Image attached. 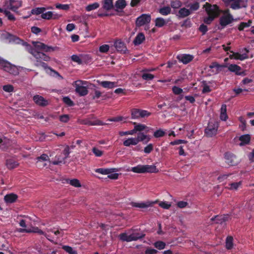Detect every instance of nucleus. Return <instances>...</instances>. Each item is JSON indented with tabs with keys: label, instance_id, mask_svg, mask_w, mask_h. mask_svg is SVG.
Masks as SVG:
<instances>
[{
	"label": "nucleus",
	"instance_id": "obj_51",
	"mask_svg": "<svg viewBox=\"0 0 254 254\" xmlns=\"http://www.w3.org/2000/svg\"><path fill=\"white\" fill-rule=\"evenodd\" d=\"M69 184L72 186H74V187H77V188L81 187V184H80L79 180H78L77 179H75L69 180Z\"/></svg>",
	"mask_w": 254,
	"mask_h": 254
},
{
	"label": "nucleus",
	"instance_id": "obj_11",
	"mask_svg": "<svg viewBox=\"0 0 254 254\" xmlns=\"http://www.w3.org/2000/svg\"><path fill=\"white\" fill-rule=\"evenodd\" d=\"M149 115L150 113L145 110L138 109H133L131 110V116L132 119H138Z\"/></svg>",
	"mask_w": 254,
	"mask_h": 254
},
{
	"label": "nucleus",
	"instance_id": "obj_59",
	"mask_svg": "<svg viewBox=\"0 0 254 254\" xmlns=\"http://www.w3.org/2000/svg\"><path fill=\"white\" fill-rule=\"evenodd\" d=\"M56 7L57 9H60L63 10H67L69 9V6L68 4H57Z\"/></svg>",
	"mask_w": 254,
	"mask_h": 254
},
{
	"label": "nucleus",
	"instance_id": "obj_44",
	"mask_svg": "<svg viewBox=\"0 0 254 254\" xmlns=\"http://www.w3.org/2000/svg\"><path fill=\"white\" fill-rule=\"evenodd\" d=\"M242 0H235L233 3H231L230 7L233 9H240L241 6H240V2Z\"/></svg>",
	"mask_w": 254,
	"mask_h": 254
},
{
	"label": "nucleus",
	"instance_id": "obj_60",
	"mask_svg": "<svg viewBox=\"0 0 254 254\" xmlns=\"http://www.w3.org/2000/svg\"><path fill=\"white\" fill-rule=\"evenodd\" d=\"M69 118L68 115H63L60 117V121L63 123H67Z\"/></svg>",
	"mask_w": 254,
	"mask_h": 254
},
{
	"label": "nucleus",
	"instance_id": "obj_61",
	"mask_svg": "<svg viewBox=\"0 0 254 254\" xmlns=\"http://www.w3.org/2000/svg\"><path fill=\"white\" fill-rule=\"evenodd\" d=\"M109 50V46L108 45H103L100 47L99 51L102 53H106Z\"/></svg>",
	"mask_w": 254,
	"mask_h": 254
},
{
	"label": "nucleus",
	"instance_id": "obj_5",
	"mask_svg": "<svg viewBox=\"0 0 254 254\" xmlns=\"http://www.w3.org/2000/svg\"><path fill=\"white\" fill-rule=\"evenodd\" d=\"M0 68L11 74L16 75L19 73L17 67L8 61L0 57Z\"/></svg>",
	"mask_w": 254,
	"mask_h": 254
},
{
	"label": "nucleus",
	"instance_id": "obj_29",
	"mask_svg": "<svg viewBox=\"0 0 254 254\" xmlns=\"http://www.w3.org/2000/svg\"><path fill=\"white\" fill-rule=\"evenodd\" d=\"M145 40V36L142 33H139L133 40V44L137 46L141 44Z\"/></svg>",
	"mask_w": 254,
	"mask_h": 254
},
{
	"label": "nucleus",
	"instance_id": "obj_18",
	"mask_svg": "<svg viewBox=\"0 0 254 254\" xmlns=\"http://www.w3.org/2000/svg\"><path fill=\"white\" fill-rule=\"evenodd\" d=\"M33 99L35 104L40 106L44 107L49 104L48 100L38 95L34 96Z\"/></svg>",
	"mask_w": 254,
	"mask_h": 254
},
{
	"label": "nucleus",
	"instance_id": "obj_16",
	"mask_svg": "<svg viewBox=\"0 0 254 254\" xmlns=\"http://www.w3.org/2000/svg\"><path fill=\"white\" fill-rule=\"evenodd\" d=\"M244 50L246 51V53L243 54H241L239 53H234L233 51H231V52L233 54L229 56V58L230 59L239 60L240 61H243L248 59L249 57L247 53L249 52V51L247 48H245Z\"/></svg>",
	"mask_w": 254,
	"mask_h": 254
},
{
	"label": "nucleus",
	"instance_id": "obj_43",
	"mask_svg": "<svg viewBox=\"0 0 254 254\" xmlns=\"http://www.w3.org/2000/svg\"><path fill=\"white\" fill-rule=\"evenodd\" d=\"M171 10V8L169 6H165L160 8V13L164 15H166L170 13Z\"/></svg>",
	"mask_w": 254,
	"mask_h": 254
},
{
	"label": "nucleus",
	"instance_id": "obj_8",
	"mask_svg": "<svg viewBox=\"0 0 254 254\" xmlns=\"http://www.w3.org/2000/svg\"><path fill=\"white\" fill-rule=\"evenodd\" d=\"M69 153V147L67 145L60 155H58L55 157V160L52 162V164L54 165H60L64 163V160L68 157Z\"/></svg>",
	"mask_w": 254,
	"mask_h": 254
},
{
	"label": "nucleus",
	"instance_id": "obj_23",
	"mask_svg": "<svg viewBox=\"0 0 254 254\" xmlns=\"http://www.w3.org/2000/svg\"><path fill=\"white\" fill-rule=\"evenodd\" d=\"M61 17V15L58 14H54L52 11H48L46 12H43L41 14V17L45 19H50L51 18L56 19H58Z\"/></svg>",
	"mask_w": 254,
	"mask_h": 254
},
{
	"label": "nucleus",
	"instance_id": "obj_52",
	"mask_svg": "<svg viewBox=\"0 0 254 254\" xmlns=\"http://www.w3.org/2000/svg\"><path fill=\"white\" fill-rule=\"evenodd\" d=\"M92 152L96 157H101L103 154V152L96 147L92 148Z\"/></svg>",
	"mask_w": 254,
	"mask_h": 254
},
{
	"label": "nucleus",
	"instance_id": "obj_45",
	"mask_svg": "<svg viewBox=\"0 0 254 254\" xmlns=\"http://www.w3.org/2000/svg\"><path fill=\"white\" fill-rule=\"evenodd\" d=\"M241 185L242 182L241 181L232 183L229 185L230 186L229 189L231 190H237Z\"/></svg>",
	"mask_w": 254,
	"mask_h": 254
},
{
	"label": "nucleus",
	"instance_id": "obj_19",
	"mask_svg": "<svg viewBox=\"0 0 254 254\" xmlns=\"http://www.w3.org/2000/svg\"><path fill=\"white\" fill-rule=\"evenodd\" d=\"M177 59L184 64H187L192 61L193 56L190 54H181L178 55Z\"/></svg>",
	"mask_w": 254,
	"mask_h": 254
},
{
	"label": "nucleus",
	"instance_id": "obj_39",
	"mask_svg": "<svg viewBox=\"0 0 254 254\" xmlns=\"http://www.w3.org/2000/svg\"><path fill=\"white\" fill-rule=\"evenodd\" d=\"M127 119V118H125V117H124L122 116H118V117L108 119L107 120V121H110V122H115L123 121V122L125 123L126 122Z\"/></svg>",
	"mask_w": 254,
	"mask_h": 254
},
{
	"label": "nucleus",
	"instance_id": "obj_50",
	"mask_svg": "<svg viewBox=\"0 0 254 254\" xmlns=\"http://www.w3.org/2000/svg\"><path fill=\"white\" fill-rule=\"evenodd\" d=\"M198 30L202 33V35H205L208 31L207 26L204 24H201L198 28Z\"/></svg>",
	"mask_w": 254,
	"mask_h": 254
},
{
	"label": "nucleus",
	"instance_id": "obj_34",
	"mask_svg": "<svg viewBox=\"0 0 254 254\" xmlns=\"http://www.w3.org/2000/svg\"><path fill=\"white\" fill-rule=\"evenodd\" d=\"M6 165L9 169H12L18 166V163L12 159H7L6 162Z\"/></svg>",
	"mask_w": 254,
	"mask_h": 254
},
{
	"label": "nucleus",
	"instance_id": "obj_20",
	"mask_svg": "<svg viewBox=\"0 0 254 254\" xmlns=\"http://www.w3.org/2000/svg\"><path fill=\"white\" fill-rule=\"evenodd\" d=\"M226 64H220L217 62H212L209 67L211 69L215 68L216 70H212L211 72L214 74H218L221 71V68L226 67Z\"/></svg>",
	"mask_w": 254,
	"mask_h": 254
},
{
	"label": "nucleus",
	"instance_id": "obj_47",
	"mask_svg": "<svg viewBox=\"0 0 254 254\" xmlns=\"http://www.w3.org/2000/svg\"><path fill=\"white\" fill-rule=\"evenodd\" d=\"M2 12H3L4 14L7 17L8 19L10 20H15V18L14 16L10 13L9 10H7L6 9H3Z\"/></svg>",
	"mask_w": 254,
	"mask_h": 254
},
{
	"label": "nucleus",
	"instance_id": "obj_41",
	"mask_svg": "<svg viewBox=\"0 0 254 254\" xmlns=\"http://www.w3.org/2000/svg\"><path fill=\"white\" fill-rule=\"evenodd\" d=\"M182 2L179 0H172L171 2V6L173 8L177 9L181 7Z\"/></svg>",
	"mask_w": 254,
	"mask_h": 254
},
{
	"label": "nucleus",
	"instance_id": "obj_55",
	"mask_svg": "<svg viewBox=\"0 0 254 254\" xmlns=\"http://www.w3.org/2000/svg\"><path fill=\"white\" fill-rule=\"evenodd\" d=\"M63 249L69 254H75L76 252L71 247L68 246H64Z\"/></svg>",
	"mask_w": 254,
	"mask_h": 254
},
{
	"label": "nucleus",
	"instance_id": "obj_15",
	"mask_svg": "<svg viewBox=\"0 0 254 254\" xmlns=\"http://www.w3.org/2000/svg\"><path fill=\"white\" fill-rule=\"evenodd\" d=\"M228 69L230 71L234 72L237 75L245 76L246 75L245 71H241V67L235 64H230L228 66Z\"/></svg>",
	"mask_w": 254,
	"mask_h": 254
},
{
	"label": "nucleus",
	"instance_id": "obj_17",
	"mask_svg": "<svg viewBox=\"0 0 254 254\" xmlns=\"http://www.w3.org/2000/svg\"><path fill=\"white\" fill-rule=\"evenodd\" d=\"M133 124L134 125L133 129L135 133L137 131L141 132L144 131V132L143 133L146 134V133L149 132L150 130H152L150 127L146 126L145 125L141 124H137L135 123H134Z\"/></svg>",
	"mask_w": 254,
	"mask_h": 254
},
{
	"label": "nucleus",
	"instance_id": "obj_58",
	"mask_svg": "<svg viewBox=\"0 0 254 254\" xmlns=\"http://www.w3.org/2000/svg\"><path fill=\"white\" fill-rule=\"evenodd\" d=\"M71 59L72 61L76 62L78 64H81L82 63V60L79 56H77L76 55H73L71 57Z\"/></svg>",
	"mask_w": 254,
	"mask_h": 254
},
{
	"label": "nucleus",
	"instance_id": "obj_24",
	"mask_svg": "<svg viewBox=\"0 0 254 254\" xmlns=\"http://www.w3.org/2000/svg\"><path fill=\"white\" fill-rule=\"evenodd\" d=\"M153 203L149 201L140 202H132L131 206L135 207H138L141 209L147 208L152 205Z\"/></svg>",
	"mask_w": 254,
	"mask_h": 254
},
{
	"label": "nucleus",
	"instance_id": "obj_13",
	"mask_svg": "<svg viewBox=\"0 0 254 254\" xmlns=\"http://www.w3.org/2000/svg\"><path fill=\"white\" fill-rule=\"evenodd\" d=\"M225 162L229 166L237 165L239 162V160L236 156L230 152H226L224 154Z\"/></svg>",
	"mask_w": 254,
	"mask_h": 254
},
{
	"label": "nucleus",
	"instance_id": "obj_40",
	"mask_svg": "<svg viewBox=\"0 0 254 254\" xmlns=\"http://www.w3.org/2000/svg\"><path fill=\"white\" fill-rule=\"evenodd\" d=\"M46 9L45 7H37L31 10V13L36 15L43 14Z\"/></svg>",
	"mask_w": 254,
	"mask_h": 254
},
{
	"label": "nucleus",
	"instance_id": "obj_4",
	"mask_svg": "<svg viewBox=\"0 0 254 254\" xmlns=\"http://www.w3.org/2000/svg\"><path fill=\"white\" fill-rule=\"evenodd\" d=\"M127 171H132L135 173H152L157 172V169L155 165H138L136 166L131 167L130 169H127Z\"/></svg>",
	"mask_w": 254,
	"mask_h": 254
},
{
	"label": "nucleus",
	"instance_id": "obj_9",
	"mask_svg": "<svg viewBox=\"0 0 254 254\" xmlns=\"http://www.w3.org/2000/svg\"><path fill=\"white\" fill-rule=\"evenodd\" d=\"M21 6V1L15 0H6L4 2L2 9H6L7 10H11L15 12Z\"/></svg>",
	"mask_w": 254,
	"mask_h": 254
},
{
	"label": "nucleus",
	"instance_id": "obj_35",
	"mask_svg": "<svg viewBox=\"0 0 254 254\" xmlns=\"http://www.w3.org/2000/svg\"><path fill=\"white\" fill-rule=\"evenodd\" d=\"M119 238L120 240L123 241H126L127 242L133 241L132 239L129 238V231L127 233H123L120 235Z\"/></svg>",
	"mask_w": 254,
	"mask_h": 254
},
{
	"label": "nucleus",
	"instance_id": "obj_1",
	"mask_svg": "<svg viewBox=\"0 0 254 254\" xmlns=\"http://www.w3.org/2000/svg\"><path fill=\"white\" fill-rule=\"evenodd\" d=\"M1 38L6 40L7 42L11 43L22 44L25 47L26 50L36 59L34 64L35 66H42L46 70V72L51 76L56 77L59 79H63V77L56 70L52 68L49 67L47 64L43 61L48 62L50 61V58L41 52V51L44 52H50L51 50H54V48L52 47H49L43 43L40 42L33 41L32 44L33 47L28 44L26 42H24L19 39L17 36L10 34L6 32H3L1 34Z\"/></svg>",
	"mask_w": 254,
	"mask_h": 254
},
{
	"label": "nucleus",
	"instance_id": "obj_37",
	"mask_svg": "<svg viewBox=\"0 0 254 254\" xmlns=\"http://www.w3.org/2000/svg\"><path fill=\"white\" fill-rule=\"evenodd\" d=\"M100 6V4L98 2H94L93 3L88 4L85 7V10L87 11H90L95 9H97Z\"/></svg>",
	"mask_w": 254,
	"mask_h": 254
},
{
	"label": "nucleus",
	"instance_id": "obj_6",
	"mask_svg": "<svg viewBox=\"0 0 254 254\" xmlns=\"http://www.w3.org/2000/svg\"><path fill=\"white\" fill-rule=\"evenodd\" d=\"M74 86L75 88V91L80 96H84L88 94L87 87L88 84L87 81L80 80H76L74 83Z\"/></svg>",
	"mask_w": 254,
	"mask_h": 254
},
{
	"label": "nucleus",
	"instance_id": "obj_2",
	"mask_svg": "<svg viewBox=\"0 0 254 254\" xmlns=\"http://www.w3.org/2000/svg\"><path fill=\"white\" fill-rule=\"evenodd\" d=\"M20 232L21 233H37L40 235H44L47 239L51 242H53L54 240L52 239V234H54L57 237L59 236H62L63 235V231L61 229H59V228H54L53 229H47L45 231L39 229L38 227L34 228L32 229H22L20 230Z\"/></svg>",
	"mask_w": 254,
	"mask_h": 254
},
{
	"label": "nucleus",
	"instance_id": "obj_3",
	"mask_svg": "<svg viewBox=\"0 0 254 254\" xmlns=\"http://www.w3.org/2000/svg\"><path fill=\"white\" fill-rule=\"evenodd\" d=\"M150 135L145 134L144 133H139L136 137H130L125 139L123 144L126 147L136 146L141 141L144 144H146L150 141Z\"/></svg>",
	"mask_w": 254,
	"mask_h": 254
},
{
	"label": "nucleus",
	"instance_id": "obj_56",
	"mask_svg": "<svg viewBox=\"0 0 254 254\" xmlns=\"http://www.w3.org/2000/svg\"><path fill=\"white\" fill-rule=\"evenodd\" d=\"M153 149V145L152 144H148L143 149V151L146 154L150 153Z\"/></svg>",
	"mask_w": 254,
	"mask_h": 254
},
{
	"label": "nucleus",
	"instance_id": "obj_36",
	"mask_svg": "<svg viewBox=\"0 0 254 254\" xmlns=\"http://www.w3.org/2000/svg\"><path fill=\"white\" fill-rule=\"evenodd\" d=\"M252 23V20H249L247 22H242L239 25L238 29L240 31H243L245 28L249 27Z\"/></svg>",
	"mask_w": 254,
	"mask_h": 254
},
{
	"label": "nucleus",
	"instance_id": "obj_54",
	"mask_svg": "<svg viewBox=\"0 0 254 254\" xmlns=\"http://www.w3.org/2000/svg\"><path fill=\"white\" fill-rule=\"evenodd\" d=\"M3 90L6 92H12L13 91V86L10 84L5 85L2 87Z\"/></svg>",
	"mask_w": 254,
	"mask_h": 254
},
{
	"label": "nucleus",
	"instance_id": "obj_12",
	"mask_svg": "<svg viewBox=\"0 0 254 254\" xmlns=\"http://www.w3.org/2000/svg\"><path fill=\"white\" fill-rule=\"evenodd\" d=\"M151 16L148 14H142L138 17L135 21V24L137 27H140L150 23Z\"/></svg>",
	"mask_w": 254,
	"mask_h": 254
},
{
	"label": "nucleus",
	"instance_id": "obj_7",
	"mask_svg": "<svg viewBox=\"0 0 254 254\" xmlns=\"http://www.w3.org/2000/svg\"><path fill=\"white\" fill-rule=\"evenodd\" d=\"M219 124L217 121H210L204 130V134L207 137H212L217 134Z\"/></svg>",
	"mask_w": 254,
	"mask_h": 254
},
{
	"label": "nucleus",
	"instance_id": "obj_31",
	"mask_svg": "<svg viewBox=\"0 0 254 254\" xmlns=\"http://www.w3.org/2000/svg\"><path fill=\"white\" fill-rule=\"evenodd\" d=\"M239 140L241 141L240 146L248 144L250 142L251 136L248 134L242 135L239 137Z\"/></svg>",
	"mask_w": 254,
	"mask_h": 254
},
{
	"label": "nucleus",
	"instance_id": "obj_49",
	"mask_svg": "<svg viewBox=\"0 0 254 254\" xmlns=\"http://www.w3.org/2000/svg\"><path fill=\"white\" fill-rule=\"evenodd\" d=\"M134 133H135V132H134V130L133 129L130 130L126 131H119V134L121 136H125V135H133Z\"/></svg>",
	"mask_w": 254,
	"mask_h": 254
},
{
	"label": "nucleus",
	"instance_id": "obj_14",
	"mask_svg": "<svg viewBox=\"0 0 254 254\" xmlns=\"http://www.w3.org/2000/svg\"><path fill=\"white\" fill-rule=\"evenodd\" d=\"M234 20L233 16L229 13L226 15L222 16L219 19V23L221 26L225 27L227 25L231 23Z\"/></svg>",
	"mask_w": 254,
	"mask_h": 254
},
{
	"label": "nucleus",
	"instance_id": "obj_64",
	"mask_svg": "<svg viewBox=\"0 0 254 254\" xmlns=\"http://www.w3.org/2000/svg\"><path fill=\"white\" fill-rule=\"evenodd\" d=\"M157 251L154 249L147 248L146 250L145 253V254H155L157 253Z\"/></svg>",
	"mask_w": 254,
	"mask_h": 254
},
{
	"label": "nucleus",
	"instance_id": "obj_63",
	"mask_svg": "<svg viewBox=\"0 0 254 254\" xmlns=\"http://www.w3.org/2000/svg\"><path fill=\"white\" fill-rule=\"evenodd\" d=\"M214 18L212 16H207L203 19L204 22L206 24H210L213 21Z\"/></svg>",
	"mask_w": 254,
	"mask_h": 254
},
{
	"label": "nucleus",
	"instance_id": "obj_33",
	"mask_svg": "<svg viewBox=\"0 0 254 254\" xmlns=\"http://www.w3.org/2000/svg\"><path fill=\"white\" fill-rule=\"evenodd\" d=\"M17 196L13 193H10L4 196V200L6 203H11L14 202L17 199Z\"/></svg>",
	"mask_w": 254,
	"mask_h": 254
},
{
	"label": "nucleus",
	"instance_id": "obj_27",
	"mask_svg": "<svg viewBox=\"0 0 254 254\" xmlns=\"http://www.w3.org/2000/svg\"><path fill=\"white\" fill-rule=\"evenodd\" d=\"M191 13L190 10L187 9L185 7L181 8L178 11L177 15L180 18H185Z\"/></svg>",
	"mask_w": 254,
	"mask_h": 254
},
{
	"label": "nucleus",
	"instance_id": "obj_26",
	"mask_svg": "<svg viewBox=\"0 0 254 254\" xmlns=\"http://www.w3.org/2000/svg\"><path fill=\"white\" fill-rule=\"evenodd\" d=\"M114 7L113 0H104L102 1V8L106 11L111 10Z\"/></svg>",
	"mask_w": 254,
	"mask_h": 254
},
{
	"label": "nucleus",
	"instance_id": "obj_22",
	"mask_svg": "<svg viewBox=\"0 0 254 254\" xmlns=\"http://www.w3.org/2000/svg\"><path fill=\"white\" fill-rule=\"evenodd\" d=\"M114 46L118 52L125 53L127 48L125 43L120 40H117L114 43Z\"/></svg>",
	"mask_w": 254,
	"mask_h": 254
},
{
	"label": "nucleus",
	"instance_id": "obj_46",
	"mask_svg": "<svg viewBox=\"0 0 254 254\" xmlns=\"http://www.w3.org/2000/svg\"><path fill=\"white\" fill-rule=\"evenodd\" d=\"M37 163L43 161H46L49 160V157L48 155L46 154H43L40 156L37 157Z\"/></svg>",
	"mask_w": 254,
	"mask_h": 254
},
{
	"label": "nucleus",
	"instance_id": "obj_28",
	"mask_svg": "<svg viewBox=\"0 0 254 254\" xmlns=\"http://www.w3.org/2000/svg\"><path fill=\"white\" fill-rule=\"evenodd\" d=\"M217 219L215 222L216 224H222L223 223L228 221L230 217V215L228 214H224L223 215H217Z\"/></svg>",
	"mask_w": 254,
	"mask_h": 254
},
{
	"label": "nucleus",
	"instance_id": "obj_30",
	"mask_svg": "<svg viewBox=\"0 0 254 254\" xmlns=\"http://www.w3.org/2000/svg\"><path fill=\"white\" fill-rule=\"evenodd\" d=\"M129 238L132 239L133 241H136L138 239L142 238L144 235L142 233H139L138 232H134L132 230H130L129 231Z\"/></svg>",
	"mask_w": 254,
	"mask_h": 254
},
{
	"label": "nucleus",
	"instance_id": "obj_21",
	"mask_svg": "<svg viewBox=\"0 0 254 254\" xmlns=\"http://www.w3.org/2000/svg\"><path fill=\"white\" fill-rule=\"evenodd\" d=\"M119 170L117 168H97L95 169V172L101 174L102 175H108L112 173L119 171Z\"/></svg>",
	"mask_w": 254,
	"mask_h": 254
},
{
	"label": "nucleus",
	"instance_id": "obj_42",
	"mask_svg": "<svg viewBox=\"0 0 254 254\" xmlns=\"http://www.w3.org/2000/svg\"><path fill=\"white\" fill-rule=\"evenodd\" d=\"M190 7L189 10L190 11H194L197 10L199 7V4L198 2H195L193 3H190L188 5Z\"/></svg>",
	"mask_w": 254,
	"mask_h": 254
},
{
	"label": "nucleus",
	"instance_id": "obj_62",
	"mask_svg": "<svg viewBox=\"0 0 254 254\" xmlns=\"http://www.w3.org/2000/svg\"><path fill=\"white\" fill-rule=\"evenodd\" d=\"M203 84L204 85H203V89H202V93L204 94V93H206L210 92L211 91V90L210 89L209 86L207 85L206 83H204Z\"/></svg>",
	"mask_w": 254,
	"mask_h": 254
},
{
	"label": "nucleus",
	"instance_id": "obj_25",
	"mask_svg": "<svg viewBox=\"0 0 254 254\" xmlns=\"http://www.w3.org/2000/svg\"><path fill=\"white\" fill-rule=\"evenodd\" d=\"M100 85L105 88L112 89L118 86L117 83L116 82H112L109 81H103L99 82Z\"/></svg>",
	"mask_w": 254,
	"mask_h": 254
},
{
	"label": "nucleus",
	"instance_id": "obj_57",
	"mask_svg": "<svg viewBox=\"0 0 254 254\" xmlns=\"http://www.w3.org/2000/svg\"><path fill=\"white\" fill-rule=\"evenodd\" d=\"M64 102L69 106H72L74 103L68 97H64L63 98Z\"/></svg>",
	"mask_w": 254,
	"mask_h": 254
},
{
	"label": "nucleus",
	"instance_id": "obj_38",
	"mask_svg": "<svg viewBox=\"0 0 254 254\" xmlns=\"http://www.w3.org/2000/svg\"><path fill=\"white\" fill-rule=\"evenodd\" d=\"M233 238L232 236H228L226 240V248L228 250H231L233 246Z\"/></svg>",
	"mask_w": 254,
	"mask_h": 254
},
{
	"label": "nucleus",
	"instance_id": "obj_53",
	"mask_svg": "<svg viewBox=\"0 0 254 254\" xmlns=\"http://www.w3.org/2000/svg\"><path fill=\"white\" fill-rule=\"evenodd\" d=\"M172 91L173 93L175 94V95H180L183 92V90L182 88L176 86H174V87H173Z\"/></svg>",
	"mask_w": 254,
	"mask_h": 254
},
{
	"label": "nucleus",
	"instance_id": "obj_48",
	"mask_svg": "<svg viewBox=\"0 0 254 254\" xmlns=\"http://www.w3.org/2000/svg\"><path fill=\"white\" fill-rule=\"evenodd\" d=\"M142 78L145 80H150L154 78V75L148 72H144L142 74Z\"/></svg>",
	"mask_w": 254,
	"mask_h": 254
},
{
	"label": "nucleus",
	"instance_id": "obj_32",
	"mask_svg": "<svg viewBox=\"0 0 254 254\" xmlns=\"http://www.w3.org/2000/svg\"><path fill=\"white\" fill-rule=\"evenodd\" d=\"M127 5L126 1L125 0H118L116 1L115 7L116 10L119 11L124 9Z\"/></svg>",
	"mask_w": 254,
	"mask_h": 254
},
{
	"label": "nucleus",
	"instance_id": "obj_10",
	"mask_svg": "<svg viewBox=\"0 0 254 254\" xmlns=\"http://www.w3.org/2000/svg\"><path fill=\"white\" fill-rule=\"evenodd\" d=\"M203 7L205 8L208 16H212L214 18L217 16L219 8L217 5L212 6L210 3L206 2L203 5Z\"/></svg>",
	"mask_w": 254,
	"mask_h": 254
}]
</instances>
